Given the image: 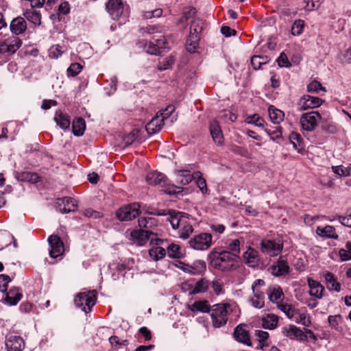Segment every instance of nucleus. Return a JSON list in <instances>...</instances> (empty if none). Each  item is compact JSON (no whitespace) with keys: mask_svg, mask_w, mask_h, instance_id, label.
I'll list each match as a JSON object with an SVG mask.
<instances>
[{"mask_svg":"<svg viewBox=\"0 0 351 351\" xmlns=\"http://www.w3.org/2000/svg\"><path fill=\"white\" fill-rule=\"evenodd\" d=\"M50 246L49 255L51 258H57L64 253V244L60 238L57 235H51L48 238Z\"/></svg>","mask_w":351,"mask_h":351,"instance_id":"12","label":"nucleus"},{"mask_svg":"<svg viewBox=\"0 0 351 351\" xmlns=\"http://www.w3.org/2000/svg\"><path fill=\"white\" fill-rule=\"evenodd\" d=\"M54 121L57 125L62 130H66L69 128L71 121L69 117L61 112H56L54 116Z\"/></svg>","mask_w":351,"mask_h":351,"instance_id":"32","label":"nucleus"},{"mask_svg":"<svg viewBox=\"0 0 351 351\" xmlns=\"http://www.w3.org/2000/svg\"><path fill=\"white\" fill-rule=\"evenodd\" d=\"M322 0H304L305 3V9L312 10L319 7Z\"/></svg>","mask_w":351,"mask_h":351,"instance_id":"60","label":"nucleus"},{"mask_svg":"<svg viewBox=\"0 0 351 351\" xmlns=\"http://www.w3.org/2000/svg\"><path fill=\"white\" fill-rule=\"evenodd\" d=\"M292 319L296 323L301 324L305 326H308L311 324L308 315L304 312H301L299 309H297Z\"/></svg>","mask_w":351,"mask_h":351,"instance_id":"38","label":"nucleus"},{"mask_svg":"<svg viewBox=\"0 0 351 351\" xmlns=\"http://www.w3.org/2000/svg\"><path fill=\"white\" fill-rule=\"evenodd\" d=\"M209 282L206 278H202L198 280L193 287L187 290L190 294H197L206 292L209 287Z\"/></svg>","mask_w":351,"mask_h":351,"instance_id":"29","label":"nucleus"},{"mask_svg":"<svg viewBox=\"0 0 351 351\" xmlns=\"http://www.w3.org/2000/svg\"><path fill=\"white\" fill-rule=\"evenodd\" d=\"M267 293L268 295L269 300L277 304H282V302L285 298L284 293L282 289L279 286H272L267 289Z\"/></svg>","mask_w":351,"mask_h":351,"instance_id":"20","label":"nucleus"},{"mask_svg":"<svg viewBox=\"0 0 351 351\" xmlns=\"http://www.w3.org/2000/svg\"><path fill=\"white\" fill-rule=\"evenodd\" d=\"M22 298V293L19 289L17 287H13L6 293L4 302L5 304L10 306L16 305Z\"/></svg>","mask_w":351,"mask_h":351,"instance_id":"24","label":"nucleus"},{"mask_svg":"<svg viewBox=\"0 0 351 351\" xmlns=\"http://www.w3.org/2000/svg\"><path fill=\"white\" fill-rule=\"evenodd\" d=\"M324 276L326 282V287L330 291H335L336 292L340 291L341 285L338 282L334 274L329 271H326L324 273Z\"/></svg>","mask_w":351,"mask_h":351,"instance_id":"28","label":"nucleus"},{"mask_svg":"<svg viewBox=\"0 0 351 351\" xmlns=\"http://www.w3.org/2000/svg\"><path fill=\"white\" fill-rule=\"evenodd\" d=\"M162 10L161 9H155L154 10L145 12L143 16L147 19L152 18H158L162 15Z\"/></svg>","mask_w":351,"mask_h":351,"instance_id":"62","label":"nucleus"},{"mask_svg":"<svg viewBox=\"0 0 351 351\" xmlns=\"http://www.w3.org/2000/svg\"><path fill=\"white\" fill-rule=\"evenodd\" d=\"M234 335L238 341L247 345L250 343V336L245 329L237 326L234 330Z\"/></svg>","mask_w":351,"mask_h":351,"instance_id":"39","label":"nucleus"},{"mask_svg":"<svg viewBox=\"0 0 351 351\" xmlns=\"http://www.w3.org/2000/svg\"><path fill=\"white\" fill-rule=\"evenodd\" d=\"M282 333L284 336L291 339H302L304 333L302 330L294 325H287L282 328Z\"/></svg>","mask_w":351,"mask_h":351,"instance_id":"21","label":"nucleus"},{"mask_svg":"<svg viewBox=\"0 0 351 351\" xmlns=\"http://www.w3.org/2000/svg\"><path fill=\"white\" fill-rule=\"evenodd\" d=\"M316 233L322 237L331 239L338 238V234L336 233L334 227L331 226H326L325 227L318 226L316 229Z\"/></svg>","mask_w":351,"mask_h":351,"instance_id":"31","label":"nucleus"},{"mask_svg":"<svg viewBox=\"0 0 351 351\" xmlns=\"http://www.w3.org/2000/svg\"><path fill=\"white\" fill-rule=\"evenodd\" d=\"M16 178L18 180L22 182H29L31 183H36L40 180V178L37 173L25 171L18 173Z\"/></svg>","mask_w":351,"mask_h":351,"instance_id":"37","label":"nucleus"},{"mask_svg":"<svg viewBox=\"0 0 351 351\" xmlns=\"http://www.w3.org/2000/svg\"><path fill=\"white\" fill-rule=\"evenodd\" d=\"M188 243L190 247L195 250H206L212 245V235L209 233L202 232L195 235Z\"/></svg>","mask_w":351,"mask_h":351,"instance_id":"7","label":"nucleus"},{"mask_svg":"<svg viewBox=\"0 0 351 351\" xmlns=\"http://www.w3.org/2000/svg\"><path fill=\"white\" fill-rule=\"evenodd\" d=\"M239 256H235L230 252L223 251L215 254L211 258L210 265L215 269L222 271H229L237 267Z\"/></svg>","mask_w":351,"mask_h":351,"instance_id":"2","label":"nucleus"},{"mask_svg":"<svg viewBox=\"0 0 351 351\" xmlns=\"http://www.w3.org/2000/svg\"><path fill=\"white\" fill-rule=\"evenodd\" d=\"M251 304L256 308H262L265 305V299L252 296L250 299Z\"/></svg>","mask_w":351,"mask_h":351,"instance_id":"61","label":"nucleus"},{"mask_svg":"<svg viewBox=\"0 0 351 351\" xmlns=\"http://www.w3.org/2000/svg\"><path fill=\"white\" fill-rule=\"evenodd\" d=\"M278 308L282 311L289 319H293L294 314H295V312L298 308H295L293 306H292L290 304H279Z\"/></svg>","mask_w":351,"mask_h":351,"instance_id":"45","label":"nucleus"},{"mask_svg":"<svg viewBox=\"0 0 351 351\" xmlns=\"http://www.w3.org/2000/svg\"><path fill=\"white\" fill-rule=\"evenodd\" d=\"M304 22L302 20H296L291 27V34L293 36L300 35L304 29Z\"/></svg>","mask_w":351,"mask_h":351,"instance_id":"50","label":"nucleus"},{"mask_svg":"<svg viewBox=\"0 0 351 351\" xmlns=\"http://www.w3.org/2000/svg\"><path fill=\"white\" fill-rule=\"evenodd\" d=\"M23 16L35 25L40 26L41 25V15L39 12L28 9L23 12Z\"/></svg>","mask_w":351,"mask_h":351,"instance_id":"33","label":"nucleus"},{"mask_svg":"<svg viewBox=\"0 0 351 351\" xmlns=\"http://www.w3.org/2000/svg\"><path fill=\"white\" fill-rule=\"evenodd\" d=\"M179 267L184 272L192 275L200 274L206 270V265L204 261H197L192 265L180 263Z\"/></svg>","mask_w":351,"mask_h":351,"instance_id":"14","label":"nucleus"},{"mask_svg":"<svg viewBox=\"0 0 351 351\" xmlns=\"http://www.w3.org/2000/svg\"><path fill=\"white\" fill-rule=\"evenodd\" d=\"M246 123L250 124H254L258 127H264L265 121L258 114H254L253 115L248 116L245 119Z\"/></svg>","mask_w":351,"mask_h":351,"instance_id":"46","label":"nucleus"},{"mask_svg":"<svg viewBox=\"0 0 351 351\" xmlns=\"http://www.w3.org/2000/svg\"><path fill=\"white\" fill-rule=\"evenodd\" d=\"M145 50L147 53L153 55H157L161 53V51H159L158 47L155 45L153 40L150 41L148 44L145 45Z\"/></svg>","mask_w":351,"mask_h":351,"instance_id":"59","label":"nucleus"},{"mask_svg":"<svg viewBox=\"0 0 351 351\" xmlns=\"http://www.w3.org/2000/svg\"><path fill=\"white\" fill-rule=\"evenodd\" d=\"M167 220L170 223L173 229L178 228L179 225H182V229L179 230L178 232V235L181 239H188L193 232L192 225L181 213L169 211Z\"/></svg>","mask_w":351,"mask_h":351,"instance_id":"3","label":"nucleus"},{"mask_svg":"<svg viewBox=\"0 0 351 351\" xmlns=\"http://www.w3.org/2000/svg\"><path fill=\"white\" fill-rule=\"evenodd\" d=\"M265 282L263 280H256L252 285L253 296L265 299V293L263 291V288L265 287Z\"/></svg>","mask_w":351,"mask_h":351,"instance_id":"36","label":"nucleus"},{"mask_svg":"<svg viewBox=\"0 0 351 351\" xmlns=\"http://www.w3.org/2000/svg\"><path fill=\"white\" fill-rule=\"evenodd\" d=\"M138 130H134L132 132H131L129 134H128L124 138H123V143L125 144V146H128L131 145L138 137Z\"/></svg>","mask_w":351,"mask_h":351,"instance_id":"58","label":"nucleus"},{"mask_svg":"<svg viewBox=\"0 0 351 351\" xmlns=\"http://www.w3.org/2000/svg\"><path fill=\"white\" fill-rule=\"evenodd\" d=\"M210 132L214 142L217 145H222L223 143V135L217 121H213L210 124Z\"/></svg>","mask_w":351,"mask_h":351,"instance_id":"23","label":"nucleus"},{"mask_svg":"<svg viewBox=\"0 0 351 351\" xmlns=\"http://www.w3.org/2000/svg\"><path fill=\"white\" fill-rule=\"evenodd\" d=\"M12 239V235L7 232H0V250L8 246Z\"/></svg>","mask_w":351,"mask_h":351,"instance_id":"52","label":"nucleus"},{"mask_svg":"<svg viewBox=\"0 0 351 351\" xmlns=\"http://www.w3.org/2000/svg\"><path fill=\"white\" fill-rule=\"evenodd\" d=\"M278 317L274 314H267L262 318V325L265 329L273 330L278 326Z\"/></svg>","mask_w":351,"mask_h":351,"instance_id":"30","label":"nucleus"},{"mask_svg":"<svg viewBox=\"0 0 351 351\" xmlns=\"http://www.w3.org/2000/svg\"><path fill=\"white\" fill-rule=\"evenodd\" d=\"M131 237L138 245H143L147 241H150V243L156 245L162 243V239L156 238V235L149 230H134L131 232Z\"/></svg>","mask_w":351,"mask_h":351,"instance_id":"5","label":"nucleus"},{"mask_svg":"<svg viewBox=\"0 0 351 351\" xmlns=\"http://www.w3.org/2000/svg\"><path fill=\"white\" fill-rule=\"evenodd\" d=\"M202 30V21L199 19H195L191 21L190 27V34H197Z\"/></svg>","mask_w":351,"mask_h":351,"instance_id":"53","label":"nucleus"},{"mask_svg":"<svg viewBox=\"0 0 351 351\" xmlns=\"http://www.w3.org/2000/svg\"><path fill=\"white\" fill-rule=\"evenodd\" d=\"M321 115L317 111H311L302 114L300 122L301 127L306 131H313L317 126Z\"/></svg>","mask_w":351,"mask_h":351,"instance_id":"8","label":"nucleus"},{"mask_svg":"<svg viewBox=\"0 0 351 351\" xmlns=\"http://www.w3.org/2000/svg\"><path fill=\"white\" fill-rule=\"evenodd\" d=\"M243 258L245 263L251 267H256L260 261L258 252L250 246L243 254Z\"/></svg>","mask_w":351,"mask_h":351,"instance_id":"16","label":"nucleus"},{"mask_svg":"<svg viewBox=\"0 0 351 351\" xmlns=\"http://www.w3.org/2000/svg\"><path fill=\"white\" fill-rule=\"evenodd\" d=\"M333 172L339 176H348L350 173V167H343L342 165L332 167Z\"/></svg>","mask_w":351,"mask_h":351,"instance_id":"55","label":"nucleus"},{"mask_svg":"<svg viewBox=\"0 0 351 351\" xmlns=\"http://www.w3.org/2000/svg\"><path fill=\"white\" fill-rule=\"evenodd\" d=\"M268 112L271 121L275 124H279L284 119V112L273 106L269 107Z\"/></svg>","mask_w":351,"mask_h":351,"instance_id":"34","label":"nucleus"},{"mask_svg":"<svg viewBox=\"0 0 351 351\" xmlns=\"http://www.w3.org/2000/svg\"><path fill=\"white\" fill-rule=\"evenodd\" d=\"M146 181L149 184L164 186L166 184V176L160 172L152 171L149 173L146 176Z\"/></svg>","mask_w":351,"mask_h":351,"instance_id":"25","label":"nucleus"},{"mask_svg":"<svg viewBox=\"0 0 351 351\" xmlns=\"http://www.w3.org/2000/svg\"><path fill=\"white\" fill-rule=\"evenodd\" d=\"M167 253L171 258H180L182 256L181 247L175 243H171L167 247Z\"/></svg>","mask_w":351,"mask_h":351,"instance_id":"44","label":"nucleus"},{"mask_svg":"<svg viewBox=\"0 0 351 351\" xmlns=\"http://www.w3.org/2000/svg\"><path fill=\"white\" fill-rule=\"evenodd\" d=\"M322 100L317 97L311 95L302 96L298 101V110L300 111L319 107Z\"/></svg>","mask_w":351,"mask_h":351,"instance_id":"13","label":"nucleus"},{"mask_svg":"<svg viewBox=\"0 0 351 351\" xmlns=\"http://www.w3.org/2000/svg\"><path fill=\"white\" fill-rule=\"evenodd\" d=\"M240 245L241 243L239 239H234L229 243L228 248L232 252L230 253L232 255L239 256V254L241 252Z\"/></svg>","mask_w":351,"mask_h":351,"instance_id":"49","label":"nucleus"},{"mask_svg":"<svg viewBox=\"0 0 351 351\" xmlns=\"http://www.w3.org/2000/svg\"><path fill=\"white\" fill-rule=\"evenodd\" d=\"M175 62V58L173 56H170L159 62L158 68L159 70H166L171 67Z\"/></svg>","mask_w":351,"mask_h":351,"instance_id":"51","label":"nucleus"},{"mask_svg":"<svg viewBox=\"0 0 351 351\" xmlns=\"http://www.w3.org/2000/svg\"><path fill=\"white\" fill-rule=\"evenodd\" d=\"M10 29L13 34L12 36L22 34L27 29V23L22 16H17L13 19L10 24Z\"/></svg>","mask_w":351,"mask_h":351,"instance_id":"17","label":"nucleus"},{"mask_svg":"<svg viewBox=\"0 0 351 351\" xmlns=\"http://www.w3.org/2000/svg\"><path fill=\"white\" fill-rule=\"evenodd\" d=\"M289 140L292 143L293 147L300 152V148L302 143V138L301 136L297 132H291L289 136Z\"/></svg>","mask_w":351,"mask_h":351,"instance_id":"48","label":"nucleus"},{"mask_svg":"<svg viewBox=\"0 0 351 351\" xmlns=\"http://www.w3.org/2000/svg\"><path fill=\"white\" fill-rule=\"evenodd\" d=\"M175 108L172 106H167L165 110L161 111L160 114L152 119V120L146 125V130L148 134H154L159 132L162 126L164 120L167 119L169 115L174 111Z\"/></svg>","mask_w":351,"mask_h":351,"instance_id":"4","label":"nucleus"},{"mask_svg":"<svg viewBox=\"0 0 351 351\" xmlns=\"http://www.w3.org/2000/svg\"><path fill=\"white\" fill-rule=\"evenodd\" d=\"M138 225L140 228L148 230L155 227L157 225L156 219L152 217H141L138 219Z\"/></svg>","mask_w":351,"mask_h":351,"instance_id":"42","label":"nucleus"},{"mask_svg":"<svg viewBox=\"0 0 351 351\" xmlns=\"http://www.w3.org/2000/svg\"><path fill=\"white\" fill-rule=\"evenodd\" d=\"M5 346L8 351H23L25 342L21 337L11 335L6 339Z\"/></svg>","mask_w":351,"mask_h":351,"instance_id":"15","label":"nucleus"},{"mask_svg":"<svg viewBox=\"0 0 351 351\" xmlns=\"http://www.w3.org/2000/svg\"><path fill=\"white\" fill-rule=\"evenodd\" d=\"M199 40V35L190 34L186 42V50L191 53L195 52L198 46Z\"/></svg>","mask_w":351,"mask_h":351,"instance_id":"40","label":"nucleus"},{"mask_svg":"<svg viewBox=\"0 0 351 351\" xmlns=\"http://www.w3.org/2000/svg\"><path fill=\"white\" fill-rule=\"evenodd\" d=\"M11 281L9 276L5 274L0 275V291L5 293L7 291L8 283Z\"/></svg>","mask_w":351,"mask_h":351,"instance_id":"57","label":"nucleus"},{"mask_svg":"<svg viewBox=\"0 0 351 351\" xmlns=\"http://www.w3.org/2000/svg\"><path fill=\"white\" fill-rule=\"evenodd\" d=\"M188 309L193 313H209L211 307L207 300L195 301L193 304L188 306Z\"/></svg>","mask_w":351,"mask_h":351,"instance_id":"27","label":"nucleus"},{"mask_svg":"<svg viewBox=\"0 0 351 351\" xmlns=\"http://www.w3.org/2000/svg\"><path fill=\"white\" fill-rule=\"evenodd\" d=\"M106 10L113 19H118L123 10L121 0H109L106 4Z\"/></svg>","mask_w":351,"mask_h":351,"instance_id":"18","label":"nucleus"},{"mask_svg":"<svg viewBox=\"0 0 351 351\" xmlns=\"http://www.w3.org/2000/svg\"><path fill=\"white\" fill-rule=\"evenodd\" d=\"M56 205L59 208V210L62 213H67L75 210L76 202L74 199L64 197L58 199Z\"/></svg>","mask_w":351,"mask_h":351,"instance_id":"19","label":"nucleus"},{"mask_svg":"<svg viewBox=\"0 0 351 351\" xmlns=\"http://www.w3.org/2000/svg\"><path fill=\"white\" fill-rule=\"evenodd\" d=\"M289 267L287 263L283 260H278L270 267L271 273L276 276H282L287 274Z\"/></svg>","mask_w":351,"mask_h":351,"instance_id":"22","label":"nucleus"},{"mask_svg":"<svg viewBox=\"0 0 351 351\" xmlns=\"http://www.w3.org/2000/svg\"><path fill=\"white\" fill-rule=\"evenodd\" d=\"M193 179V176L191 174L190 171L186 170L178 171L176 173V180L177 182L182 185L188 184L191 182Z\"/></svg>","mask_w":351,"mask_h":351,"instance_id":"41","label":"nucleus"},{"mask_svg":"<svg viewBox=\"0 0 351 351\" xmlns=\"http://www.w3.org/2000/svg\"><path fill=\"white\" fill-rule=\"evenodd\" d=\"M255 335L258 341L263 345L265 344V342L269 337V333L267 332L261 330H256Z\"/></svg>","mask_w":351,"mask_h":351,"instance_id":"64","label":"nucleus"},{"mask_svg":"<svg viewBox=\"0 0 351 351\" xmlns=\"http://www.w3.org/2000/svg\"><path fill=\"white\" fill-rule=\"evenodd\" d=\"M95 291H93L88 293H79L75 298L74 303L77 307H82V310L86 313H88L95 305Z\"/></svg>","mask_w":351,"mask_h":351,"instance_id":"6","label":"nucleus"},{"mask_svg":"<svg viewBox=\"0 0 351 351\" xmlns=\"http://www.w3.org/2000/svg\"><path fill=\"white\" fill-rule=\"evenodd\" d=\"M307 90L308 93H318L319 90L323 92H326V88L322 86L319 82L317 81L311 82L307 86Z\"/></svg>","mask_w":351,"mask_h":351,"instance_id":"54","label":"nucleus"},{"mask_svg":"<svg viewBox=\"0 0 351 351\" xmlns=\"http://www.w3.org/2000/svg\"><path fill=\"white\" fill-rule=\"evenodd\" d=\"M22 45V40L15 36L0 41V54H13Z\"/></svg>","mask_w":351,"mask_h":351,"instance_id":"9","label":"nucleus"},{"mask_svg":"<svg viewBox=\"0 0 351 351\" xmlns=\"http://www.w3.org/2000/svg\"><path fill=\"white\" fill-rule=\"evenodd\" d=\"M308 285L309 287V294L317 299L322 298L324 291L323 286L317 281L311 278H308Z\"/></svg>","mask_w":351,"mask_h":351,"instance_id":"26","label":"nucleus"},{"mask_svg":"<svg viewBox=\"0 0 351 351\" xmlns=\"http://www.w3.org/2000/svg\"><path fill=\"white\" fill-rule=\"evenodd\" d=\"M139 214V205L133 204L119 209L117 216L121 221H130L136 217Z\"/></svg>","mask_w":351,"mask_h":351,"instance_id":"11","label":"nucleus"},{"mask_svg":"<svg viewBox=\"0 0 351 351\" xmlns=\"http://www.w3.org/2000/svg\"><path fill=\"white\" fill-rule=\"evenodd\" d=\"M265 131L270 136L271 139L274 141L282 137V131L280 126H275L273 128H265Z\"/></svg>","mask_w":351,"mask_h":351,"instance_id":"47","label":"nucleus"},{"mask_svg":"<svg viewBox=\"0 0 351 351\" xmlns=\"http://www.w3.org/2000/svg\"><path fill=\"white\" fill-rule=\"evenodd\" d=\"M210 285L217 295L223 293V285L219 280H213Z\"/></svg>","mask_w":351,"mask_h":351,"instance_id":"63","label":"nucleus"},{"mask_svg":"<svg viewBox=\"0 0 351 351\" xmlns=\"http://www.w3.org/2000/svg\"><path fill=\"white\" fill-rule=\"evenodd\" d=\"M73 132L74 135L80 136L84 134L86 129V123L82 118H77L72 123Z\"/></svg>","mask_w":351,"mask_h":351,"instance_id":"35","label":"nucleus"},{"mask_svg":"<svg viewBox=\"0 0 351 351\" xmlns=\"http://www.w3.org/2000/svg\"><path fill=\"white\" fill-rule=\"evenodd\" d=\"M237 308L235 302H226L214 304L211 307L210 317L215 328H220L226 324L228 316Z\"/></svg>","mask_w":351,"mask_h":351,"instance_id":"1","label":"nucleus"},{"mask_svg":"<svg viewBox=\"0 0 351 351\" xmlns=\"http://www.w3.org/2000/svg\"><path fill=\"white\" fill-rule=\"evenodd\" d=\"M283 247V243L280 240H263L261 243V250L271 256H275L279 254Z\"/></svg>","mask_w":351,"mask_h":351,"instance_id":"10","label":"nucleus"},{"mask_svg":"<svg viewBox=\"0 0 351 351\" xmlns=\"http://www.w3.org/2000/svg\"><path fill=\"white\" fill-rule=\"evenodd\" d=\"M82 69V66L79 63H73L67 69L69 76L74 77L79 74Z\"/></svg>","mask_w":351,"mask_h":351,"instance_id":"56","label":"nucleus"},{"mask_svg":"<svg viewBox=\"0 0 351 351\" xmlns=\"http://www.w3.org/2000/svg\"><path fill=\"white\" fill-rule=\"evenodd\" d=\"M149 254L150 257L154 261H158L159 259H161L163 257H165V256L166 254V250L162 247H160V246L154 247V246L149 250Z\"/></svg>","mask_w":351,"mask_h":351,"instance_id":"43","label":"nucleus"}]
</instances>
